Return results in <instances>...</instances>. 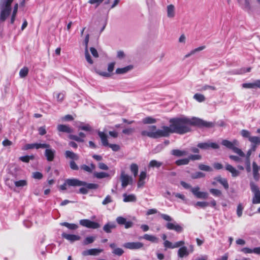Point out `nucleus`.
Wrapping results in <instances>:
<instances>
[{"instance_id": "f257e3e1", "label": "nucleus", "mask_w": 260, "mask_h": 260, "mask_svg": "<svg viewBox=\"0 0 260 260\" xmlns=\"http://www.w3.org/2000/svg\"><path fill=\"white\" fill-rule=\"evenodd\" d=\"M170 126H163L161 129H157L156 126H148L149 131H142L141 134L143 137H148L152 139H158L161 137H168L171 134L183 135L191 131V126L200 128L212 127L214 123L203 120L198 117H175L171 118L169 121Z\"/></svg>"}, {"instance_id": "f03ea898", "label": "nucleus", "mask_w": 260, "mask_h": 260, "mask_svg": "<svg viewBox=\"0 0 260 260\" xmlns=\"http://www.w3.org/2000/svg\"><path fill=\"white\" fill-rule=\"evenodd\" d=\"M221 144L227 148L233 150V152L238 154L240 156L245 157V153L241 149L237 147L239 145V142L237 140H234L232 142L228 140H223L222 141Z\"/></svg>"}, {"instance_id": "7ed1b4c3", "label": "nucleus", "mask_w": 260, "mask_h": 260, "mask_svg": "<svg viewBox=\"0 0 260 260\" xmlns=\"http://www.w3.org/2000/svg\"><path fill=\"white\" fill-rule=\"evenodd\" d=\"M250 189L253 194L252 199L253 204H260V190L258 186L253 181L250 182Z\"/></svg>"}, {"instance_id": "20e7f679", "label": "nucleus", "mask_w": 260, "mask_h": 260, "mask_svg": "<svg viewBox=\"0 0 260 260\" xmlns=\"http://www.w3.org/2000/svg\"><path fill=\"white\" fill-rule=\"evenodd\" d=\"M81 184L80 180L77 179H67L65 180L64 183L59 187V189L65 190L67 189V186H80Z\"/></svg>"}, {"instance_id": "39448f33", "label": "nucleus", "mask_w": 260, "mask_h": 260, "mask_svg": "<svg viewBox=\"0 0 260 260\" xmlns=\"http://www.w3.org/2000/svg\"><path fill=\"white\" fill-rule=\"evenodd\" d=\"M79 223L82 226L89 229H97L101 226L99 223L87 219L80 220Z\"/></svg>"}, {"instance_id": "423d86ee", "label": "nucleus", "mask_w": 260, "mask_h": 260, "mask_svg": "<svg viewBox=\"0 0 260 260\" xmlns=\"http://www.w3.org/2000/svg\"><path fill=\"white\" fill-rule=\"evenodd\" d=\"M197 147L203 150H208L210 148L217 149L219 148V146L218 144L213 142L199 143L198 144Z\"/></svg>"}, {"instance_id": "0eeeda50", "label": "nucleus", "mask_w": 260, "mask_h": 260, "mask_svg": "<svg viewBox=\"0 0 260 260\" xmlns=\"http://www.w3.org/2000/svg\"><path fill=\"white\" fill-rule=\"evenodd\" d=\"M191 191L198 199H206L208 198V193L206 192L200 191L199 186L191 188Z\"/></svg>"}, {"instance_id": "6e6552de", "label": "nucleus", "mask_w": 260, "mask_h": 260, "mask_svg": "<svg viewBox=\"0 0 260 260\" xmlns=\"http://www.w3.org/2000/svg\"><path fill=\"white\" fill-rule=\"evenodd\" d=\"M50 147V145L46 143H32V144H27L24 146V150H28L32 149H39L40 148H49Z\"/></svg>"}, {"instance_id": "1a4fd4ad", "label": "nucleus", "mask_w": 260, "mask_h": 260, "mask_svg": "<svg viewBox=\"0 0 260 260\" xmlns=\"http://www.w3.org/2000/svg\"><path fill=\"white\" fill-rule=\"evenodd\" d=\"M166 227L168 230H174L177 233H181L183 231V228L176 222L173 223L172 222H168Z\"/></svg>"}, {"instance_id": "9d476101", "label": "nucleus", "mask_w": 260, "mask_h": 260, "mask_svg": "<svg viewBox=\"0 0 260 260\" xmlns=\"http://www.w3.org/2000/svg\"><path fill=\"white\" fill-rule=\"evenodd\" d=\"M116 221L119 225H124L125 229L130 228L133 225V222L132 221H127L126 219L122 216L117 217L116 218Z\"/></svg>"}, {"instance_id": "9b49d317", "label": "nucleus", "mask_w": 260, "mask_h": 260, "mask_svg": "<svg viewBox=\"0 0 260 260\" xmlns=\"http://www.w3.org/2000/svg\"><path fill=\"white\" fill-rule=\"evenodd\" d=\"M44 155L48 161H52L55 157V151L49 148H45Z\"/></svg>"}, {"instance_id": "f8f14e48", "label": "nucleus", "mask_w": 260, "mask_h": 260, "mask_svg": "<svg viewBox=\"0 0 260 260\" xmlns=\"http://www.w3.org/2000/svg\"><path fill=\"white\" fill-rule=\"evenodd\" d=\"M124 246L130 249H138L142 248L143 246V244L139 242H127L124 244Z\"/></svg>"}, {"instance_id": "ddd939ff", "label": "nucleus", "mask_w": 260, "mask_h": 260, "mask_svg": "<svg viewBox=\"0 0 260 260\" xmlns=\"http://www.w3.org/2000/svg\"><path fill=\"white\" fill-rule=\"evenodd\" d=\"M103 250L102 249L92 248L88 250H84L82 252V255L84 256L87 255H97L100 253L102 252Z\"/></svg>"}, {"instance_id": "4468645a", "label": "nucleus", "mask_w": 260, "mask_h": 260, "mask_svg": "<svg viewBox=\"0 0 260 260\" xmlns=\"http://www.w3.org/2000/svg\"><path fill=\"white\" fill-rule=\"evenodd\" d=\"M61 237L63 238L67 239L71 242H74L76 241H78L80 239V237L78 235L68 234L66 233H63L61 234Z\"/></svg>"}, {"instance_id": "2eb2a0df", "label": "nucleus", "mask_w": 260, "mask_h": 260, "mask_svg": "<svg viewBox=\"0 0 260 260\" xmlns=\"http://www.w3.org/2000/svg\"><path fill=\"white\" fill-rule=\"evenodd\" d=\"M86 137V135L82 132L79 133V136L74 135H70L69 138L71 140L76 141L78 142H84V138Z\"/></svg>"}, {"instance_id": "dca6fc26", "label": "nucleus", "mask_w": 260, "mask_h": 260, "mask_svg": "<svg viewBox=\"0 0 260 260\" xmlns=\"http://www.w3.org/2000/svg\"><path fill=\"white\" fill-rule=\"evenodd\" d=\"M120 179L121 181V186L123 188L128 185L129 180H132V178L129 177L127 175L124 174V172H122L121 174Z\"/></svg>"}, {"instance_id": "f3484780", "label": "nucleus", "mask_w": 260, "mask_h": 260, "mask_svg": "<svg viewBox=\"0 0 260 260\" xmlns=\"http://www.w3.org/2000/svg\"><path fill=\"white\" fill-rule=\"evenodd\" d=\"M242 86L244 88H260V80H256L253 83H243Z\"/></svg>"}, {"instance_id": "a211bd4d", "label": "nucleus", "mask_w": 260, "mask_h": 260, "mask_svg": "<svg viewBox=\"0 0 260 260\" xmlns=\"http://www.w3.org/2000/svg\"><path fill=\"white\" fill-rule=\"evenodd\" d=\"M214 179V180L220 183L226 190L229 189V185L226 178H222L220 175H219L215 177Z\"/></svg>"}, {"instance_id": "6ab92c4d", "label": "nucleus", "mask_w": 260, "mask_h": 260, "mask_svg": "<svg viewBox=\"0 0 260 260\" xmlns=\"http://www.w3.org/2000/svg\"><path fill=\"white\" fill-rule=\"evenodd\" d=\"M258 166L257 164L253 161L252 162V173H253V177L254 179L256 181H258L260 178V175L258 172Z\"/></svg>"}, {"instance_id": "aec40b11", "label": "nucleus", "mask_w": 260, "mask_h": 260, "mask_svg": "<svg viewBox=\"0 0 260 260\" xmlns=\"http://www.w3.org/2000/svg\"><path fill=\"white\" fill-rule=\"evenodd\" d=\"M11 12V10L2 8L0 14V21L1 22H4L7 17L10 15Z\"/></svg>"}, {"instance_id": "412c9836", "label": "nucleus", "mask_w": 260, "mask_h": 260, "mask_svg": "<svg viewBox=\"0 0 260 260\" xmlns=\"http://www.w3.org/2000/svg\"><path fill=\"white\" fill-rule=\"evenodd\" d=\"M109 246H110V248L113 249L112 253L114 254L118 255V256H121L123 254V253H124L123 250L121 248H117L116 245L115 243H111L109 245Z\"/></svg>"}, {"instance_id": "4be33fe9", "label": "nucleus", "mask_w": 260, "mask_h": 260, "mask_svg": "<svg viewBox=\"0 0 260 260\" xmlns=\"http://www.w3.org/2000/svg\"><path fill=\"white\" fill-rule=\"evenodd\" d=\"M57 129L60 132L66 133L70 134L73 132V129L69 125L64 124H59L57 126Z\"/></svg>"}, {"instance_id": "5701e85b", "label": "nucleus", "mask_w": 260, "mask_h": 260, "mask_svg": "<svg viewBox=\"0 0 260 260\" xmlns=\"http://www.w3.org/2000/svg\"><path fill=\"white\" fill-rule=\"evenodd\" d=\"M225 169L226 170L231 173L232 176L233 177H237L240 174L239 171L236 170L234 167L229 164H226L225 165Z\"/></svg>"}, {"instance_id": "b1692460", "label": "nucleus", "mask_w": 260, "mask_h": 260, "mask_svg": "<svg viewBox=\"0 0 260 260\" xmlns=\"http://www.w3.org/2000/svg\"><path fill=\"white\" fill-rule=\"evenodd\" d=\"M171 154L176 157H181L187 155L188 152L184 150L173 149L171 151Z\"/></svg>"}, {"instance_id": "393cba45", "label": "nucleus", "mask_w": 260, "mask_h": 260, "mask_svg": "<svg viewBox=\"0 0 260 260\" xmlns=\"http://www.w3.org/2000/svg\"><path fill=\"white\" fill-rule=\"evenodd\" d=\"M116 227V224L113 222H108L103 226V230L106 233H111L112 230L115 229Z\"/></svg>"}, {"instance_id": "a878e982", "label": "nucleus", "mask_w": 260, "mask_h": 260, "mask_svg": "<svg viewBox=\"0 0 260 260\" xmlns=\"http://www.w3.org/2000/svg\"><path fill=\"white\" fill-rule=\"evenodd\" d=\"M98 135L101 139L103 145L104 146H107L109 145V143L107 135L104 132L99 131L98 132Z\"/></svg>"}, {"instance_id": "bb28decb", "label": "nucleus", "mask_w": 260, "mask_h": 260, "mask_svg": "<svg viewBox=\"0 0 260 260\" xmlns=\"http://www.w3.org/2000/svg\"><path fill=\"white\" fill-rule=\"evenodd\" d=\"M142 238L155 243H158L159 241L158 238L155 237V236L150 235L147 234H145L142 237Z\"/></svg>"}, {"instance_id": "cd10ccee", "label": "nucleus", "mask_w": 260, "mask_h": 260, "mask_svg": "<svg viewBox=\"0 0 260 260\" xmlns=\"http://www.w3.org/2000/svg\"><path fill=\"white\" fill-rule=\"evenodd\" d=\"M80 182L81 183L80 186H86L87 189H96L99 187V185L95 183H87L82 181H80Z\"/></svg>"}, {"instance_id": "c85d7f7f", "label": "nucleus", "mask_w": 260, "mask_h": 260, "mask_svg": "<svg viewBox=\"0 0 260 260\" xmlns=\"http://www.w3.org/2000/svg\"><path fill=\"white\" fill-rule=\"evenodd\" d=\"M167 16L169 18H173L175 16V7L172 4L167 6Z\"/></svg>"}, {"instance_id": "c756f323", "label": "nucleus", "mask_w": 260, "mask_h": 260, "mask_svg": "<svg viewBox=\"0 0 260 260\" xmlns=\"http://www.w3.org/2000/svg\"><path fill=\"white\" fill-rule=\"evenodd\" d=\"M65 156L67 158H70L73 159V160H77L79 159V156L77 154L69 150L65 152Z\"/></svg>"}, {"instance_id": "7c9ffc66", "label": "nucleus", "mask_w": 260, "mask_h": 260, "mask_svg": "<svg viewBox=\"0 0 260 260\" xmlns=\"http://www.w3.org/2000/svg\"><path fill=\"white\" fill-rule=\"evenodd\" d=\"M62 226H66L71 230H75L78 228V225L75 223H70L67 222H63L60 223Z\"/></svg>"}, {"instance_id": "2f4dec72", "label": "nucleus", "mask_w": 260, "mask_h": 260, "mask_svg": "<svg viewBox=\"0 0 260 260\" xmlns=\"http://www.w3.org/2000/svg\"><path fill=\"white\" fill-rule=\"evenodd\" d=\"M93 176L94 177L98 179H103L104 178H108L110 177V174L106 172H95L93 173Z\"/></svg>"}, {"instance_id": "473e14b6", "label": "nucleus", "mask_w": 260, "mask_h": 260, "mask_svg": "<svg viewBox=\"0 0 260 260\" xmlns=\"http://www.w3.org/2000/svg\"><path fill=\"white\" fill-rule=\"evenodd\" d=\"M178 256L182 258L185 256H187L188 255V252L187 251V248L185 246H182L180 248L178 251Z\"/></svg>"}, {"instance_id": "72a5a7b5", "label": "nucleus", "mask_w": 260, "mask_h": 260, "mask_svg": "<svg viewBox=\"0 0 260 260\" xmlns=\"http://www.w3.org/2000/svg\"><path fill=\"white\" fill-rule=\"evenodd\" d=\"M133 68L132 66H128L122 68H118L116 70V73L117 74H124Z\"/></svg>"}, {"instance_id": "f704fd0d", "label": "nucleus", "mask_w": 260, "mask_h": 260, "mask_svg": "<svg viewBox=\"0 0 260 260\" xmlns=\"http://www.w3.org/2000/svg\"><path fill=\"white\" fill-rule=\"evenodd\" d=\"M14 0H2V8L12 10L11 4Z\"/></svg>"}, {"instance_id": "c9c22d12", "label": "nucleus", "mask_w": 260, "mask_h": 260, "mask_svg": "<svg viewBox=\"0 0 260 260\" xmlns=\"http://www.w3.org/2000/svg\"><path fill=\"white\" fill-rule=\"evenodd\" d=\"M123 197V202H135L136 201V198L134 194L127 195L126 193H124Z\"/></svg>"}, {"instance_id": "e433bc0d", "label": "nucleus", "mask_w": 260, "mask_h": 260, "mask_svg": "<svg viewBox=\"0 0 260 260\" xmlns=\"http://www.w3.org/2000/svg\"><path fill=\"white\" fill-rule=\"evenodd\" d=\"M114 62H111L110 63H109L108 67V71L109 73L103 72L101 73V75L105 77L110 76V73L112 72L114 70Z\"/></svg>"}, {"instance_id": "4c0bfd02", "label": "nucleus", "mask_w": 260, "mask_h": 260, "mask_svg": "<svg viewBox=\"0 0 260 260\" xmlns=\"http://www.w3.org/2000/svg\"><path fill=\"white\" fill-rule=\"evenodd\" d=\"M162 163L160 161H158L156 160H152L150 161L149 164V167L150 168H159L161 166Z\"/></svg>"}, {"instance_id": "58836bf2", "label": "nucleus", "mask_w": 260, "mask_h": 260, "mask_svg": "<svg viewBox=\"0 0 260 260\" xmlns=\"http://www.w3.org/2000/svg\"><path fill=\"white\" fill-rule=\"evenodd\" d=\"M143 123L146 124H153L156 122V120L151 117H146L142 119Z\"/></svg>"}, {"instance_id": "ea45409f", "label": "nucleus", "mask_w": 260, "mask_h": 260, "mask_svg": "<svg viewBox=\"0 0 260 260\" xmlns=\"http://www.w3.org/2000/svg\"><path fill=\"white\" fill-rule=\"evenodd\" d=\"M189 159L187 158H185L183 159H178L175 161V164L177 166H180L182 165H186L189 164Z\"/></svg>"}, {"instance_id": "a19ab883", "label": "nucleus", "mask_w": 260, "mask_h": 260, "mask_svg": "<svg viewBox=\"0 0 260 260\" xmlns=\"http://www.w3.org/2000/svg\"><path fill=\"white\" fill-rule=\"evenodd\" d=\"M131 171L134 174V176H136L138 173V166L135 163L131 164L130 167Z\"/></svg>"}, {"instance_id": "79ce46f5", "label": "nucleus", "mask_w": 260, "mask_h": 260, "mask_svg": "<svg viewBox=\"0 0 260 260\" xmlns=\"http://www.w3.org/2000/svg\"><path fill=\"white\" fill-rule=\"evenodd\" d=\"M35 157L33 155H25L19 157V159L24 162L28 163L30 160L34 159Z\"/></svg>"}, {"instance_id": "37998d69", "label": "nucleus", "mask_w": 260, "mask_h": 260, "mask_svg": "<svg viewBox=\"0 0 260 260\" xmlns=\"http://www.w3.org/2000/svg\"><path fill=\"white\" fill-rule=\"evenodd\" d=\"M209 191L214 197H220L222 196L221 191L218 189L211 188L210 189Z\"/></svg>"}, {"instance_id": "c03bdc74", "label": "nucleus", "mask_w": 260, "mask_h": 260, "mask_svg": "<svg viewBox=\"0 0 260 260\" xmlns=\"http://www.w3.org/2000/svg\"><path fill=\"white\" fill-rule=\"evenodd\" d=\"M205 48H206L205 46H200L199 47H198V48L192 50V51H191L190 53H189L185 55V57L186 58L188 57L190 55L194 54L196 52H198V51H200L201 50H204Z\"/></svg>"}, {"instance_id": "a18cd8bd", "label": "nucleus", "mask_w": 260, "mask_h": 260, "mask_svg": "<svg viewBox=\"0 0 260 260\" xmlns=\"http://www.w3.org/2000/svg\"><path fill=\"white\" fill-rule=\"evenodd\" d=\"M205 176V174L201 172H197L193 173L191 175V177L193 179L204 178Z\"/></svg>"}, {"instance_id": "49530a36", "label": "nucleus", "mask_w": 260, "mask_h": 260, "mask_svg": "<svg viewBox=\"0 0 260 260\" xmlns=\"http://www.w3.org/2000/svg\"><path fill=\"white\" fill-rule=\"evenodd\" d=\"M15 185L17 187H24L27 185V182L26 180H20L14 182Z\"/></svg>"}, {"instance_id": "de8ad7c7", "label": "nucleus", "mask_w": 260, "mask_h": 260, "mask_svg": "<svg viewBox=\"0 0 260 260\" xmlns=\"http://www.w3.org/2000/svg\"><path fill=\"white\" fill-rule=\"evenodd\" d=\"M198 167L200 170L202 171L207 172H211L212 171V169L211 167L202 164H200Z\"/></svg>"}, {"instance_id": "09e8293b", "label": "nucleus", "mask_w": 260, "mask_h": 260, "mask_svg": "<svg viewBox=\"0 0 260 260\" xmlns=\"http://www.w3.org/2000/svg\"><path fill=\"white\" fill-rule=\"evenodd\" d=\"M79 130H83L86 132L92 131V128L89 124H86L84 125H80L78 126Z\"/></svg>"}, {"instance_id": "8fccbe9b", "label": "nucleus", "mask_w": 260, "mask_h": 260, "mask_svg": "<svg viewBox=\"0 0 260 260\" xmlns=\"http://www.w3.org/2000/svg\"><path fill=\"white\" fill-rule=\"evenodd\" d=\"M193 98L199 102H202L205 100L204 95L200 93H196L193 95Z\"/></svg>"}, {"instance_id": "3c124183", "label": "nucleus", "mask_w": 260, "mask_h": 260, "mask_svg": "<svg viewBox=\"0 0 260 260\" xmlns=\"http://www.w3.org/2000/svg\"><path fill=\"white\" fill-rule=\"evenodd\" d=\"M28 73V69L27 67H23L19 72V75L21 78L25 77Z\"/></svg>"}, {"instance_id": "603ef678", "label": "nucleus", "mask_w": 260, "mask_h": 260, "mask_svg": "<svg viewBox=\"0 0 260 260\" xmlns=\"http://www.w3.org/2000/svg\"><path fill=\"white\" fill-rule=\"evenodd\" d=\"M241 134L243 137L248 138L249 141L251 138H252V137L250 136V133L246 129L242 130L241 132Z\"/></svg>"}, {"instance_id": "864d4df0", "label": "nucleus", "mask_w": 260, "mask_h": 260, "mask_svg": "<svg viewBox=\"0 0 260 260\" xmlns=\"http://www.w3.org/2000/svg\"><path fill=\"white\" fill-rule=\"evenodd\" d=\"M202 158V156L200 154H190L188 156V159L189 161L191 160H200Z\"/></svg>"}, {"instance_id": "5fc2aeb1", "label": "nucleus", "mask_w": 260, "mask_h": 260, "mask_svg": "<svg viewBox=\"0 0 260 260\" xmlns=\"http://www.w3.org/2000/svg\"><path fill=\"white\" fill-rule=\"evenodd\" d=\"M243 207L242 204H238L237 208V214L239 217H240L242 215Z\"/></svg>"}, {"instance_id": "6e6d98bb", "label": "nucleus", "mask_w": 260, "mask_h": 260, "mask_svg": "<svg viewBox=\"0 0 260 260\" xmlns=\"http://www.w3.org/2000/svg\"><path fill=\"white\" fill-rule=\"evenodd\" d=\"M85 56L87 61L90 64H92L93 63V61L88 52V49H86V50H85Z\"/></svg>"}, {"instance_id": "4d7b16f0", "label": "nucleus", "mask_w": 260, "mask_h": 260, "mask_svg": "<svg viewBox=\"0 0 260 260\" xmlns=\"http://www.w3.org/2000/svg\"><path fill=\"white\" fill-rule=\"evenodd\" d=\"M104 0H89L88 3L91 5H95L96 7L100 6Z\"/></svg>"}, {"instance_id": "13d9d810", "label": "nucleus", "mask_w": 260, "mask_h": 260, "mask_svg": "<svg viewBox=\"0 0 260 260\" xmlns=\"http://www.w3.org/2000/svg\"><path fill=\"white\" fill-rule=\"evenodd\" d=\"M94 239H95L94 237H93L92 236L87 237L85 239V240L84 241V244L85 245H87V244L92 243L94 241Z\"/></svg>"}, {"instance_id": "bf43d9fd", "label": "nucleus", "mask_w": 260, "mask_h": 260, "mask_svg": "<svg viewBox=\"0 0 260 260\" xmlns=\"http://www.w3.org/2000/svg\"><path fill=\"white\" fill-rule=\"evenodd\" d=\"M208 205H209V203L207 202L199 201V202H197L195 204L196 206H198V207H200L203 208L207 207Z\"/></svg>"}, {"instance_id": "052dcab7", "label": "nucleus", "mask_w": 260, "mask_h": 260, "mask_svg": "<svg viewBox=\"0 0 260 260\" xmlns=\"http://www.w3.org/2000/svg\"><path fill=\"white\" fill-rule=\"evenodd\" d=\"M251 143H256L260 144V137L257 136H252L250 140Z\"/></svg>"}, {"instance_id": "680f3d73", "label": "nucleus", "mask_w": 260, "mask_h": 260, "mask_svg": "<svg viewBox=\"0 0 260 260\" xmlns=\"http://www.w3.org/2000/svg\"><path fill=\"white\" fill-rule=\"evenodd\" d=\"M112 202L111 197L110 195H107L105 199L102 202V204L104 205H107Z\"/></svg>"}, {"instance_id": "e2e57ef3", "label": "nucleus", "mask_w": 260, "mask_h": 260, "mask_svg": "<svg viewBox=\"0 0 260 260\" xmlns=\"http://www.w3.org/2000/svg\"><path fill=\"white\" fill-rule=\"evenodd\" d=\"M208 89H210V90H216V88L213 86L206 85L203 86L202 87L201 90V91H205Z\"/></svg>"}, {"instance_id": "0e129e2a", "label": "nucleus", "mask_w": 260, "mask_h": 260, "mask_svg": "<svg viewBox=\"0 0 260 260\" xmlns=\"http://www.w3.org/2000/svg\"><path fill=\"white\" fill-rule=\"evenodd\" d=\"M70 167L71 169L73 170H78L79 169V167L74 160H71L70 162Z\"/></svg>"}, {"instance_id": "69168bd1", "label": "nucleus", "mask_w": 260, "mask_h": 260, "mask_svg": "<svg viewBox=\"0 0 260 260\" xmlns=\"http://www.w3.org/2000/svg\"><path fill=\"white\" fill-rule=\"evenodd\" d=\"M134 129L133 128H124L122 130V133L125 135H129L133 133Z\"/></svg>"}, {"instance_id": "338daca9", "label": "nucleus", "mask_w": 260, "mask_h": 260, "mask_svg": "<svg viewBox=\"0 0 260 260\" xmlns=\"http://www.w3.org/2000/svg\"><path fill=\"white\" fill-rule=\"evenodd\" d=\"M111 148L114 151H118L120 149V146L117 144H109L107 146Z\"/></svg>"}, {"instance_id": "774afa93", "label": "nucleus", "mask_w": 260, "mask_h": 260, "mask_svg": "<svg viewBox=\"0 0 260 260\" xmlns=\"http://www.w3.org/2000/svg\"><path fill=\"white\" fill-rule=\"evenodd\" d=\"M160 217L165 220L169 222L173 220V219L171 216L166 214H160Z\"/></svg>"}]
</instances>
